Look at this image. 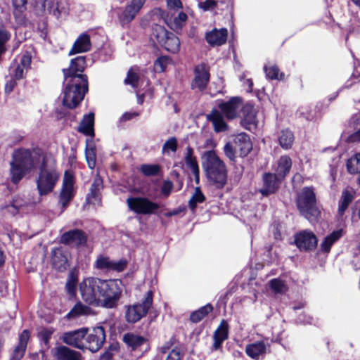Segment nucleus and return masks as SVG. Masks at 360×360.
<instances>
[{
    "label": "nucleus",
    "mask_w": 360,
    "mask_h": 360,
    "mask_svg": "<svg viewBox=\"0 0 360 360\" xmlns=\"http://www.w3.org/2000/svg\"><path fill=\"white\" fill-rule=\"evenodd\" d=\"M127 265L126 259H122L115 261L103 255L99 256L95 262L96 268L108 271L121 272L126 269Z\"/></svg>",
    "instance_id": "12"
},
{
    "label": "nucleus",
    "mask_w": 360,
    "mask_h": 360,
    "mask_svg": "<svg viewBox=\"0 0 360 360\" xmlns=\"http://www.w3.org/2000/svg\"><path fill=\"white\" fill-rule=\"evenodd\" d=\"M353 195L349 191H344L342 193L341 198L339 202L338 212L342 215L347 209L349 203L352 201Z\"/></svg>",
    "instance_id": "44"
},
{
    "label": "nucleus",
    "mask_w": 360,
    "mask_h": 360,
    "mask_svg": "<svg viewBox=\"0 0 360 360\" xmlns=\"http://www.w3.org/2000/svg\"><path fill=\"white\" fill-rule=\"evenodd\" d=\"M169 34L170 32H169L163 26L155 25L153 27L151 39L153 41L155 40L159 44L162 45Z\"/></svg>",
    "instance_id": "38"
},
{
    "label": "nucleus",
    "mask_w": 360,
    "mask_h": 360,
    "mask_svg": "<svg viewBox=\"0 0 360 360\" xmlns=\"http://www.w3.org/2000/svg\"><path fill=\"white\" fill-rule=\"evenodd\" d=\"M229 328L228 322L226 320H222L213 335L214 343L212 347V351H216L221 348L223 342L228 338Z\"/></svg>",
    "instance_id": "22"
},
{
    "label": "nucleus",
    "mask_w": 360,
    "mask_h": 360,
    "mask_svg": "<svg viewBox=\"0 0 360 360\" xmlns=\"http://www.w3.org/2000/svg\"><path fill=\"white\" fill-rule=\"evenodd\" d=\"M153 292L148 290L141 302L126 307L125 318L128 323H134L146 316L153 304Z\"/></svg>",
    "instance_id": "7"
},
{
    "label": "nucleus",
    "mask_w": 360,
    "mask_h": 360,
    "mask_svg": "<svg viewBox=\"0 0 360 360\" xmlns=\"http://www.w3.org/2000/svg\"><path fill=\"white\" fill-rule=\"evenodd\" d=\"M347 168L349 173H360V153L348 160Z\"/></svg>",
    "instance_id": "45"
},
{
    "label": "nucleus",
    "mask_w": 360,
    "mask_h": 360,
    "mask_svg": "<svg viewBox=\"0 0 360 360\" xmlns=\"http://www.w3.org/2000/svg\"><path fill=\"white\" fill-rule=\"evenodd\" d=\"M86 160H87V163H88L89 167L91 169H93L95 167V165H96V160H95L94 154L93 153L92 151L91 152H86Z\"/></svg>",
    "instance_id": "63"
},
{
    "label": "nucleus",
    "mask_w": 360,
    "mask_h": 360,
    "mask_svg": "<svg viewBox=\"0 0 360 360\" xmlns=\"http://www.w3.org/2000/svg\"><path fill=\"white\" fill-rule=\"evenodd\" d=\"M46 156L39 150L20 148L15 150L10 162V175L14 184L39 166Z\"/></svg>",
    "instance_id": "2"
},
{
    "label": "nucleus",
    "mask_w": 360,
    "mask_h": 360,
    "mask_svg": "<svg viewBox=\"0 0 360 360\" xmlns=\"http://www.w3.org/2000/svg\"><path fill=\"white\" fill-rule=\"evenodd\" d=\"M86 335V328H80L76 330L65 333L63 340L67 345L80 349H84V338Z\"/></svg>",
    "instance_id": "17"
},
{
    "label": "nucleus",
    "mask_w": 360,
    "mask_h": 360,
    "mask_svg": "<svg viewBox=\"0 0 360 360\" xmlns=\"http://www.w3.org/2000/svg\"><path fill=\"white\" fill-rule=\"evenodd\" d=\"M212 307L208 304L201 307L197 311H193L190 316V319L193 323H198L205 316H206L210 312L212 311Z\"/></svg>",
    "instance_id": "42"
},
{
    "label": "nucleus",
    "mask_w": 360,
    "mask_h": 360,
    "mask_svg": "<svg viewBox=\"0 0 360 360\" xmlns=\"http://www.w3.org/2000/svg\"><path fill=\"white\" fill-rule=\"evenodd\" d=\"M29 338L30 333L28 330H23L19 337L18 345L14 349L12 353L11 360H20L22 358L27 347Z\"/></svg>",
    "instance_id": "28"
},
{
    "label": "nucleus",
    "mask_w": 360,
    "mask_h": 360,
    "mask_svg": "<svg viewBox=\"0 0 360 360\" xmlns=\"http://www.w3.org/2000/svg\"><path fill=\"white\" fill-rule=\"evenodd\" d=\"M39 167V172L36 179L37 188L40 195H45L53 191L60 174L57 171L55 161L46 157Z\"/></svg>",
    "instance_id": "3"
},
{
    "label": "nucleus",
    "mask_w": 360,
    "mask_h": 360,
    "mask_svg": "<svg viewBox=\"0 0 360 360\" xmlns=\"http://www.w3.org/2000/svg\"><path fill=\"white\" fill-rule=\"evenodd\" d=\"M74 178L72 174L68 172H65L61 192L60 194L59 204L62 207L61 212H63L69 202L72 200L74 195Z\"/></svg>",
    "instance_id": "11"
},
{
    "label": "nucleus",
    "mask_w": 360,
    "mask_h": 360,
    "mask_svg": "<svg viewBox=\"0 0 360 360\" xmlns=\"http://www.w3.org/2000/svg\"><path fill=\"white\" fill-rule=\"evenodd\" d=\"M186 166L194 175L195 181L198 184L200 181V170L196 157L194 155V151L192 148L188 146L184 156Z\"/></svg>",
    "instance_id": "23"
},
{
    "label": "nucleus",
    "mask_w": 360,
    "mask_h": 360,
    "mask_svg": "<svg viewBox=\"0 0 360 360\" xmlns=\"http://www.w3.org/2000/svg\"><path fill=\"white\" fill-rule=\"evenodd\" d=\"M91 41L89 36L86 34H81L75 41L72 49L70 51V55L77 53L86 52L90 50Z\"/></svg>",
    "instance_id": "30"
},
{
    "label": "nucleus",
    "mask_w": 360,
    "mask_h": 360,
    "mask_svg": "<svg viewBox=\"0 0 360 360\" xmlns=\"http://www.w3.org/2000/svg\"><path fill=\"white\" fill-rule=\"evenodd\" d=\"M86 336L84 349H89L91 352L98 351L105 340V333L101 326L94 328L89 333H86Z\"/></svg>",
    "instance_id": "10"
},
{
    "label": "nucleus",
    "mask_w": 360,
    "mask_h": 360,
    "mask_svg": "<svg viewBox=\"0 0 360 360\" xmlns=\"http://www.w3.org/2000/svg\"><path fill=\"white\" fill-rule=\"evenodd\" d=\"M69 252L62 248H54L51 252V264L58 271H64L69 266Z\"/></svg>",
    "instance_id": "16"
},
{
    "label": "nucleus",
    "mask_w": 360,
    "mask_h": 360,
    "mask_svg": "<svg viewBox=\"0 0 360 360\" xmlns=\"http://www.w3.org/2000/svg\"><path fill=\"white\" fill-rule=\"evenodd\" d=\"M11 33L6 28L0 25V57L6 51V44L10 40Z\"/></svg>",
    "instance_id": "47"
},
{
    "label": "nucleus",
    "mask_w": 360,
    "mask_h": 360,
    "mask_svg": "<svg viewBox=\"0 0 360 360\" xmlns=\"http://www.w3.org/2000/svg\"><path fill=\"white\" fill-rule=\"evenodd\" d=\"M90 311L91 309L89 307L82 304L81 302H78L67 314V318L72 319L81 315H86L90 312Z\"/></svg>",
    "instance_id": "43"
},
{
    "label": "nucleus",
    "mask_w": 360,
    "mask_h": 360,
    "mask_svg": "<svg viewBox=\"0 0 360 360\" xmlns=\"http://www.w3.org/2000/svg\"><path fill=\"white\" fill-rule=\"evenodd\" d=\"M228 31L225 28L214 29L206 34V41L212 46H221L226 41Z\"/></svg>",
    "instance_id": "25"
},
{
    "label": "nucleus",
    "mask_w": 360,
    "mask_h": 360,
    "mask_svg": "<svg viewBox=\"0 0 360 360\" xmlns=\"http://www.w3.org/2000/svg\"><path fill=\"white\" fill-rule=\"evenodd\" d=\"M145 2L146 0H132L123 12L122 20L126 22L131 21L139 12Z\"/></svg>",
    "instance_id": "26"
},
{
    "label": "nucleus",
    "mask_w": 360,
    "mask_h": 360,
    "mask_svg": "<svg viewBox=\"0 0 360 360\" xmlns=\"http://www.w3.org/2000/svg\"><path fill=\"white\" fill-rule=\"evenodd\" d=\"M53 333V330L51 329V328H46V329H43L41 330L39 333V335L40 337V338L41 339V340L46 344L47 345L49 341V339L51 338L52 334Z\"/></svg>",
    "instance_id": "58"
},
{
    "label": "nucleus",
    "mask_w": 360,
    "mask_h": 360,
    "mask_svg": "<svg viewBox=\"0 0 360 360\" xmlns=\"http://www.w3.org/2000/svg\"><path fill=\"white\" fill-rule=\"evenodd\" d=\"M85 68V58L84 56H79L72 59L68 69H64L63 73L65 80H70L76 77H85L87 79L86 75L81 74Z\"/></svg>",
    "instance_id": "15"
},
{
    "label": "nucleus",
    "mask_w": 360,
    "mask_h": 360,
    "mask_svg": "<svg viewBox=\"0 0 360 360\" xmlns=\"http://www.w3.org/2000/svg\"><path fill=\"white\" fill-rule=\"evenodd\" d=\"M205 198L200 188L197 187L195 192L189 200L188 205L191 210H195L198 203H202L205 201Z\"/></svg>",
    "instance_id": "46"
},
{
    "label": "nucleus",
    "mask_w": 360,
    "mask_h": 360,
    "mask_svg": "<svg viewBox=\"0 0 360 360\" xmlns=\"http://www.w3.org/2000/svg\"><path fill=\"white\" fill-rule=\"evenodd\" d=\"M295 244L300 250H311L317 245L318 240L316 236L307 230L301 231L295 236Z\"/></svg>",
    "instance_id": "14"
},
{
    "label": "nucleus",
    "mask_w": 360,
    "mask_h": 360,
    "mask_svg": "<svg viewBox=\"0 0 360 360\" xmlns=\"http://www.w3.org/2000/svg\"><path fill=\"white\" fill-rule=\"evenodd\" d=\"M210 80V73L208 66L205 63L197 65L195 68V78L192 84L193 88H197L199 90L205 89Z\"/></svg>",
    "instance_id": "19"
},
{
    "label": "nucleus",
    "mask_w": 360,
    "mask_h": 360,
    "mask_svg": "<svg viewBox=\"0 0 360 360\" xmlns=\"http://www.w3.org/2000/svg\"><path fill=\"white\" fill-rule=\"evenodd\" d=\"M65 81L67 84L63 91V103L69 108H75L83 100L88 91V82L85 77H81Z\"/></svg>",
    "instance_id": "4"
},
{
    "label": "nucleus",
    "mask_w": 360,
    "mask_h": 360,
    "mask_svg": "<svg viewBox=\"0 0 360 360\" xmlns=\"http://www.w3.org/2000/svg\"><path fill=\"white\" fill-rule=\"evenodd\" d=\"M161 46H164L167 51L176 53L180 49V41L173 33H170Z\"/></svg>",
    "instance_id": "37"
},
{
    "label": "nucleus",
    "mask_w": 360,
    "mask_h": 360,
    "mask_svg": "<svg viewBox=\"0 0 360 360\" xmlns=\"http://www.w3.org/2000/svg\"><path fill=\"white\" fill-rule=\"evenodd\" d=\"M172 187L173 184L170 181H165L161 189L162 193L166 196L169 195L172 191Z\"/></svg>",
    "instance_id": "62"
},
{
    "label": "nucleus",
    "mask_w": 360,
    "mask_h": 360,
    "mask_svg": "<svg viewBox=\"0 0 360 360\" xmlns=\"http://www.w3.org/2000/svg\"><path fill=\"white\" fill-rule=\"evenodd\" d=\"M25 68H23L18 63L17 64L15 68L11 67L12 75L16 79H20L23 77L25 72H26Z\"/></svg>",
    "instance_id": "57"
},
{
    "label": "nucleus",
    "mask_w": 360,
    "mask_h": 360,
    "mask_svg": "<svg viewBox=\"0 0 360 360\" xmlns=\"http://www.w3.org/2000/svg\"><path fill=\"white\" fill-rule=\"evenodd\" d=\"M118 279L103 280L95 277L84 278L79 285L82 300L94 307L112 309L117 307L122 292Z\"/></svg>",
    "instance_id": "1"
},
{
    "label": "nucleus",
    "mask_w": 360,
    "mask_h": 360,
    "mask_svg": "<svg viewBox=\"0 0 360 360\" xmlns=\"http://www.w3.org/2000/svg\"><path fill=\"white\" fill-rule=\"evenodd\" d=\"M16 85V82L14 79L8 80L5 86V91L6 94H10Z\"/></svg>",
    "instance_id": "64"
},
{
    "label": "nucleus",
    "mask_w": 360,
    "mask_h": 360,
    "mask_svg": "<svg viewBox=\"0 0 360 360\" xmlns=\"http://www.w3.org/2000/svg\"><path fill=\"white\" fill-rule=\"evenodd\" d=\"M32 56L27 51L25 52L21 56L19 57V62L18 63L27 70L30 68L31 63Z\"/></svg>",
    "instance_id": "54"
},
{
    "label": "nucleus",
    "mask_w": 360,
    "mask_h": 360,
    "mask_svg": "<svg viewBox=\"0 0 360 360\" xmlns=\"http://www.w3.org/2000/svg\"><path fill=\"white\" fill-rule=\"evenodd\" d=\"M53 356L56 360H79L77 352L65 346L56 348L53 351Z\"/></svg>",
    "instance_id": "32"
},
{
    "label": "nucleus",
    "mask_w": 360,
    "mask_h": 360,
    "mask_svg": "<svg viewBox=\"0 0 360 360\" xmlns=\"http://www.w3.org/2000/svg\"><path fill=\"white\" fill-rule=\"evenodd\" d=\"M20 206L21 204L18 202V200H14L11 205H7L5 208L7 210L8 212L14 215L18 213V209Z\"/></svg>",
    "instance_id": "59"
},
{
    "label": "nucleus",
    "mask_w": 360,
    "mask_h": 360,
    "mask_svg": "<svg viewBox=\"0 0 360 360\" xmlns=\"http://www.w3.org/2000/svg\"><path fill=\"white\" fill-rule=\"evenodd\" d=\"M217 6V2L214 0H205L198 4V7L204 11H212Z\"/></svg>",
    "instance_id": "55"
},
{
    "label": "nucleus",
    "mask_w": 360,
    "mask_h": 360,
    "mask_svg": "<svg viewBox=\"0 0 360 360\" xmlns=\"http://www.w3.org/2000/svg\"><path fill=\"white\" fill-rule=\"evenodd\" d=\"M127 203L129 208L135 213L145 215L155 214L160 207L159 203L143 197L129 198Z\"/></svg>",
    "instance_id": "9"
},
{
    "label": "nucleus",
    "mask_w": 360,
    "mask_h": 360,
    "mask_svg": "<svg viewBox=\"0 0 360 360\" xmlns=\"http://www.w3.org/2000/svg\"><path fill=\"white\" fill-rule=\"evenodd\" d=\"M207 118L210 121L216 132H222L228 129V125L224 119V115L218 110H213Z\"/></svg>",
    "instance_id": "27"
},
{
    "label": "nucleus",
    "mask_w": 360,
    "mask_h": 360,
    "mask_svg": "<svg viewBox=\"0 0 360 360\" xmlns=\"http://www.w3.org/2000/svg\"><path fill=\"white\" fill-rule=\"evenodd\" d=\"M234 142L236 150L240 153V155L242 157L247 156L252 150V144L249 136L245 133L238 134L234 139Z\"/></svg>",
    "instance_id": "24"
},
{
    "label": "nucleus",
    "mask_w": 360,
    "mask_h": 360,
    "mask_svg": "<svg viewBox=\"0 0 360 360\" xmlns=\"http://www.w3.org/2000/svg\"><path fill=\"white\" fill-rule=\"evenodd\" d=\"M167 6L171 10L182 8V4L180 0H167Z\"/></svg>",
    "instance_id": "61"
},
{
    "label": "nucleus",
    "mask_w": 360,
    "mask_h": 360,
    "mask_svg": "<svg viewBox=\"0 0 360 360\" xmlns=\"http://www.w3.org/2000/svg\"><path fill=\"white\" fill-rule=\"evenodd\" d=\"M282 179L272 173H265L263 176V186L259 190L262 195L274 193L278 188Z\"/></svg>",
    "instance_id": "21"
},
{
    "label": "nucleus",
    "mask_w": 360,
    "mask_h": 360,
    "mask_svg": "<svg viewBox=\"0 0 360 360\" xmlns=\"http://www.w3.org/2000/svg\"><path fill=\"white\" fill-rule=\"evenodd\" d=\"M343 235L342 229H339L333 231L330 235L327 236L321 244V251L328 253L330 250L332 245L339 240Z\"/></svg>",
    "instance_id": "34"
},
{
    "label": "nucleus",
    "mask_w": 360,
    "mask_h": 360,
    "mask_svg": "<svg viewBox=\"0 0 360 360\" xmlns=\"http://www.w3.org/2000/svg\"><path fill=\"white\" fill-rule=\"evenodd\" d=\"M269 285L271 288V289L275 292V293H279L283 294L285 292L288 290V288L285 283L278 278H274L271 279L269 282Z\"/></svg>",
    "instance_id": "48"
},
{
    "label": "nucleus",
    "mask_w": 360,
    "mask_h": 360,
    "mask_svg": "<svg viewBox=\"0 0 360 360\" xmlns=\"http://www.w3.org/2000/svg\"><path fill=\"white\" fill-rule=\"evenodd\" d=\"M103 187V180L99 176H96L91 185L90 194L89 195L88 199L92 202V199L95 200H100L99 191Z\"/></svg>",
    "instance_id": "41"
},
{
    "label": "nucleus",
    "mask_w": 360,
    "mask_h": 360,
    "mask_svg": "<svg viewBox=\"0 0 360 360\" xmlns=\"http://www.w3.org/2000/svg\"><path fill=\"white\" fill-rule=\"evenodd\" d=\"M218 108L219 112L227 120H233L238 117L242 108L241 100L238 97H233L228 101L219 103Z\"/></svg>",
    "instance_id": "13"
},
{
    "label": "nucleus",
    "mask_w": 360,
    "mask_h": 360,
    "mask_svg": "<svg viewBox=\"0 0 360 360\" xmlns=\"http://www.w3.org/2000/svg\"><path fill=\"white\" fill-rule=\"evenodd\" d=\"M94 114L93 112H90L84 116L78 127V131L86 136L92 137L94 136Z\"/></svg>",
    "instance_id": "31"
},
{
    "label": "nucleus",
    "mask_w": 360,
    "mask_h": 360,
    "mask_svg": "<svg viewBox=\"0 0 360 360\" xmlns=\"http://www.w3.org/2000/svg\"><path fill=\"white\" fill-rule=\"evenodd\" d=\"M177 149V141L176 138H169L162 146V153H169L171 152H176Z\"/></svg>",
    "instance_id": "51"
},
{
    "label": "nucleus",
    "mask_w": 360,
    "mask_h": 360,
    "mask_svg": "<svg viewBox=\"0 0 360 360\" xmlns=\"http://www.w3.org/2000/svg\"><path fill=\"white\" fill-rule=\"evenodd\" d=\"M297 205L300 213L308 220H313L319 215L316 206V196L313 188L305 187L300 193Z\"/></svg>",
    "instance_id": "6"
},
{
    "label": "nucleus",
    "mask_w": 360,
    "mask_h": 360,
    "mask_svg": "<svg viewBox=\"0 0 360 360\" xmlns=\"http://www.w3.org/2000/svg\"><path fill=\"white\" fill-rule=\"evenodd\" d=\"M60 240L65 245L78 246L86 243V236L82 231L74 229L63 233Z\"/></svg>",
    "instance_id": "20"
},
{
    "label": "nucleus",
    "mask_w": 360,
    "mask_h": 360,
    "mask_svg": "<svg viewBox=\"0 0 360 360\" xmlns=\"http://www.w3.org/2000/svg\"><path fill=\"white\" fill-rule=\"evenodd\" d=\"M242 111L241 125L249 131L256 129L258 123L256 109L252 105L246 104L243 107Z\"/></svg>",
    "instance_id": "18"
},
{
    "label": "nucleus",
    "mask_w": 360,
    "mask_h": 360,
    "mask_svg": "<svg viewBox=\"0 0 360 360\" xmlns=\"http://www.w3.org/2000/svg\"><path fill=\"white\" fill-rule=\"evenodd\" d=\"M224 151L227 158H229L231 160H234L235 153L232 146L230 143H228L224 146Z\"/></svg>",
    "instance_id": "60"
},
{
    "label": "nucleus",
    "mask_w": 360,
    "mask_h": 360,
    "mask_svg": "<svg viewBox=\"0 0 360 360\" xmlns=\"http://www.w3.org/2000/svg\"><path fill=\"white\" fill-rule=\"evenodd\" d=\"M264 71L268 78L271 79H282L283 74L280 72L278 68L276 65H271L264 67Z\"/></svg>",
    "instance_id": "49"
},
{
    "label": "nucleus",
    "mask_w": 360,
    "mask_h": 360,
    "mask_svg": "<svg viewBox=\"0 0 360 360\" xmlns=\"http://www.w3.org/2000/svg\"><path fill=\"white\" fill-rule=\"evenodd\" d=\"M141 171L146 176H153L158 174L159 167L156 165H143Z\"/></svg>",
    "instance_id": "53"
},
{
    "label": "nucleus",
    "mask_w": 360,
    "mask_h": 360,
    "mask_svg": "<svg viewBox=\"0 0 360 360\" xmlns=\"http://www.w3.org/2000/svg\"><path fill=\"white\" fill-rule=\"evenodd\" d=\"M123 342L131 352H134L137 358L141 357L150 348L148 340L139 334L127 333L122 337Z\"/></svg>",
    "instance_id": "8"
},
{
    "label": "nucleus",
    "mask_w": 360,
    "mask_h": 360,
    "mask_svg": "<svg viewBox=\"0 0 360 360\" xmlns=\"http://www.w3.org/2000/svg\"><path fill=\"white\" fill-rule=\"evenodd\" d=\"M187 20V15L184 12H180L173 20L165 19L166 23L174 30H181Z\"/></svg>",
    "instance_id": "40"
},
{
    "label": "nucleus",
    "mask_w": 360,
    "mask_h": 360,
    "mask_svg": "<svg viewBox=\"0 0 360 360\" xmlns=\"http://www.w3.org/2000/svg\"><path fill=\"white\" fill-rule=\"evenodd\" d=\"M126 84H130L135 89L139 87V77L134 68L128 71L127 77L124 80Z\"/></svg>",
    "instance_id": "50"
},
{
    "label": "nucleus",
    "mask_w": 360,
    "mask_h": 360,
    "mask_svg": "<svg viewBox=\"0 0 360 360\" xmlns=\"http://www.w3.org/2000/svg\"><path fill=\"white\" fill-rule=\"evenodd\" d=\"M266 349L264 342L259 341L248 345L245 348V352L252 359H257L259 356L265 354Z\"/></svg>",
    "instance_id": "33"
},
{
    "label": "nucleus",
    "mask_w": 360,
    "mask_h": 360,
    "mask_svg": "<svg viewBox=\"0 0 360 360\" xmlns=\"http://www.w3.org/2000/svg\"><path fill=\"white\" fill-rule=\"evenodd\" d=\"M77 282L78 271L75 269H72L68 274V279L65 284L66 290L70 296L75 295Z\"/></svg>",
    "instance_id": "35"
},
{
    "label": "nucleus",
    "mask_w": 360,
    "mask_h": 360,
    "mask_svg": "<svg viewBox=\"0 0 360 360\" xmlns=\"http://www.w3.org/2000/svg\"><path fill=\"white\" fill-rule=\"evenodd\" d=\"M204 156L207 178L216 187L222 188L226 182V171L224 164L214 151H207Z\"/></svg>",
    "instance_id": "5"
},
{
    "label": "nucleus",
    "mask_w": 360,
    "mask_h": 360,
    "mask_svg": "<svg viewBox=\"0 0 360 360\" xmlns=\"http://www.w3.org/2000/svg\"><path fill=\"white\" fill-rule=\"evenodd\" d=\"M279 144L285 150L290 148L294 141V135L289 129L282 130L278 137Z\"/></svg>",
    "instance_id": "36"
},
{
    "label": "nucleus",
    "mask_w": 360,
    "mask_h": 360,
    "mask_svg": "<svg viewBox=\"0 0 360 360\" xmlns=\"http://www.w3.org/2000/svg\"><path fill=\"white\" fill-rule=\"evenodd\" d=\"M118 345L117 343L112 344L108 350L101 356V360H111L113 356L118 352Z\"/></svg>",
    "instance_id": "52"
},
{
    "label": "nucleus",
    "mask_w": 360,
    "mask_h": 360,
    "mask_svg": "<svg viewBox=\"0 0 360 360\" xmlns=\"http://www.w3.org/2000/svg\"><path fill=\"white\" fill-rule=\"evenodd\" d=\"M167 348L162 347L160 348L161 354H158L154 360H181V353L179 349H173L167 352Z\"/></svg>",
    "instance_id": "39"
},
{
    "label": "nucleus",
    "mask_w": 360,
    "mask_h": 360,
    "mask_svg": "<svg viewBox=\"0 0 360 360\" xmlns=\"http://www.w3.org/2000/svg\"><path fill=\"white\" fill-rule=\"evenodd\" d=\"M292 167V160L288 155L281 156L277 162L276 166L274 169V175H276L281 179H283L285 176L289 173Z\"/></svg>",
    "instance_id": "29"
},
{
    "label": "nucleus",
    "mask_w": 360,
    "mask_h": 360,
    "mask_svg": "<svg viewBox=\"0 0 360 360\" xmlns=\"http://www.w3.org/2000/svg\"><path fill=\"white\" fill-rule=\"evenodd\" d=\"M169 62V58L160 57L155 63V67L157 71L163 72L165 70L166 65Z\"/></svg>",
    "instance_id": "56"
}]
</instances>
